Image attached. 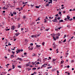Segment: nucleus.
Segmentation results:
<instances>
[{"instance_id": "25", "label": "nucleus", "mask_w": 75, "mask_h": 75, "mask_svg": "<svg viewBox=\"0 0 75 75\" xmlns=\"http://www.w3.org/2000/svg\"><path fill=\"white\" fill-rule=\"evenodd\" d=\"M3 8L4 9V10H6V9H7V8H5V7H3Z\"/></svg>"}, {"instance_id": "12", "label": "nucleus", "mask_w": 75, "mask_h": 75, "mask_svg": "<svg viewBox=\"0 0 75 75\" xmlns=\"http://www.w3.org/2000/svg\"><path fill=\"white\" fill-rule=\"evenodd\" d=\"M11 57L12 58H14V55H11Z\"/></svg>"}, {"instance_id": "9", "label": "nucleus", "mask_w": 75, "mask_h": 75, "mask_svg": "<svg viewBox=\"0 0 75 75\" xmlns=\"http://www.w3.org/2000/svg\"><path fill=\"white\" fill-rule=\"evenodd\" d=\"M67 18L68 20H69V18H70V17L68 15L67 16Z\"/></svg>"}, {"instance_id": "59", "label": "nucleus", "mask_w": 75, "mask_h": 75, "mask_svg": "<svg viewBox=\"0 0 75 75\" xmlns=\"http://www.w3.org/2000/svg\"><path fill=\"white\" fill-rule=\"evenodd\" d=\"M19 60L20 61H22V59H21V58Z\"/></svg>"}, {"instance_id": "52", "label": "nucleus", "mask_w": 75, "mask_h": 75, "mask_svg": "<svg viewBox=\"0 0 75 75\" xmlns=\"http://www.w3.org/2000/svg\"><path fill=\"white\" fill-rule=\"evenodd\" d=\"M55 31H58V29H55Z\"/></svg>"}, {"instance_id": "23", "label": "nucleus", "mask_w": 75, "mask_h": 75, "mask_svg": "<svg viewBox=\"0 0 75 75\" xmlns=\"http://www.w3.org/2000/svg\"><path fill=\"white\" fill-rule=\"evenodd\" d=\"M20 50V51H21V52H23V49H21Z\"/></svg>"}, {"instance_id": "17", "label": "nucleus", "mask_w": 75, "mask_h": 75, "mask_svg": "<svg viewBox=\"0 0 75 75\" xmlns=\"http://www.w3.org/2000/svg\"><path fill=\"white\" fill-rule=\"evenodd\" d=\"M56 60H57V59H53V60H52L53 62L55 61H56Z\"/></svg>"}, {"instance_id": "60", "label": "nucleus", "mask_w": 75, "mask_h": 75, "mask_svg": "<svg viewBox=\"0 0 75 75\" xmlns=\"http://www.w3.org/2000/svg\"><path fill=\"white\" fill-rule=\"evenodd\" d=\"M72 10L71 9H70L69 10V11H72Z\"/></svg>"}, {"instance_id": "20", "label": "nucleus", "mask_w": 75, "mask_h": 75, "mask_svg": "<svg viewBox=\"0 0 75 75\" xmlns=\"http://www.w3.org/2000/svg\"><path fill=\"white\" fill-rule=\"evenodd\" d=\"M64 61L63 60L61 62V64H63L64 63Z\"/></svg>"}, {"instance_id": "6", "label": "nucleus", "mask_w": 75, "mask_h": 75, "mask_svg": "<svg viewBox=\"0 0 75 75\" xmlns=\"http://www.w3.org/2000/svg\"><path fill=\"white\" fill-rule=\"evenodd\" d=\"M53 22H57V19H54Z\"/></svg>"}, {"instance_id": "56", "label": "nucleus", "mask_w": 75, "mask_h": 75, "mask_svg": "<svg viewBox=\"0 0 75 75\" xmlns=\"http://www.w3.org/2000/svg\"><path fill=\"white\" fill-rule=\"evenodd\" d=\"M26 66H27V67H28V66H29V64H26Z\"/></svg>"}, {"instance_id": "47", "label": "nucleus", "mask_w": 75, "mask_h": 75, "mask_svg": "<svg viewBox=\"0 0 75 75\" xmlns=\"http://www.w3.org/2000/svg\"><path fill=\"white\" fill-rule=\"evenodd\" d=\"M40 59H38V60H37V61H40Z\"/></svg>"}, {"instance_id": "43", "label": "nucleus", "mask_w": 75, "mask_h": 75, "mask_svg": "<svg viewBox=\"0 0 75 75\" xmlns=\"http://www.w3.org/2000/svg\"><path fill=\"white\" fill-rule=\"evenodd\" d=\"M66 55H68V54H69V53H66Z\"/></svg>"}, {"instance_id": "24", "label": "nucleus", "mask_w": 75, "mask_h": 75, "mask_svg": "<svg viewBox=\"0 0 75 75\" xmlns=\"http://www.w3.org/2000/svg\"><path fill=\"white\" fill-rule=\"evenodd\" d=\"M12 53L13 54H14V53H15V52H13V51H12Z\"/></svg>"}, {"instance_id": "41", "label": "nucleus", "mask_w": 75, "mask_h": 75, "mask_svg": "<svg viewBox=\"0 0 75 75\" xmlns=\"http://www.w3.org/2000/svg\"><path fill=\"white\" fill-rule=\"evenodd\" d=\"M61 14V12H59V14Z\"/></svg>"}, {"instance_id": "57", "label": "nucleus", "mask_w": 75, "mask_h": 75, "mask_svg": "<svg viewBox=\"0 0 75 75\" xmlns=\"http://www.w3.org/2000/svg\"><path fill=\"white\" fill-rule=\"evenodd\" d=\"M57 19L58 20H59V19H60V18H59V17L58 18H57Z\"/></svg>"}, {"instance_id": "14", "label": "nucleus", "mask_w": 75, "mask_h": 75, "mask_svg": "<svg viewBox=\"0 0 75 75\" xmlns=\"http://www.w3.org/2000/svg\"><path fill=\"white\" fill-rule=\"evenodd\" d=\"M49 5H49V4H47L45 6H46L47 7H48V6H49Z\"/></svg>"}, {"instance_id": "63", "label": "nucleus", "mask_w": 75, "mask_h": 75, "mask_svg": "<svg viewBox=\"0 0 75 75\" xmlns=\"http://www.w3.org/2000/svg\"><path fill=\"white\" fill-rule=\"evenodd\" d=\"M13 14H11V16H13Z\"/></svg>"}, {"instance_id": "39", "label": "nucleus", "mask_w": 75, "mask_h": 75, "mask_svg": "<svg viewBox=\"0 0 75 75\" xmlns=\"http://www.w3.org/2000/svg\"><path fill=\"white\" fill-rule=\"evenodd\" d=\"M74 62V60H72L71 61V62L72 63L73 62Z\"/></svg>"}, {"instance_id": "51", "label": "nucleus", "mask_w": 75, "mask_h": 75, "mask_svg": "<svg viewBox=\"0 0 75 75\" xmlns=\"http://www.w3.org/2000/svg\"><path fill=\"white\" fill-rule=\"evenodd\" d=\"M57 74H58L59 73V71H57Z\"/></svg>"}, {"instance_id": "35", "label": "nucleus", "mask_w": 75, "mask_h": 75, "mask_svg": "<svg viewBox=\"0 0 75 75\" xmlns=\"http://www.w3.org/2000/svg\"><path fill=\"white\" fill-rule=\"evenodd\" d=\"M18 68H21V67L20 66H18Z\"/></svg>"}, {"instance_id": "54", "label": "nucleus", "mask_w": 75, "mask_h": 75, "mask_svg": "<svg viewBox=\"0 0 75 75\" xmlns=\"http://www.w3.org/2000/svg\"><path fill=\"white\" fill-rule=\"evenodd\" d=\"M21 10H23V7H22L21 8Z\"/></svg>"}, {"instance_id": "44", "label": "nucleus", "mask_w": 75, "mask_h": 75, "mask_svg": "<svg viewBox=\"0 0 75 75\" xmlns=\"http://www.w3.org/2000/svg\"><path fill=\"white\" fill-rule=\"evenodd\" d=\"M8 51H9V52H10V51H11V50H10V49H9L8 50Z\"/></svg>"}, {"instance_id": "55", "label": "nucleus", "mask_w": 75, "mask_h": 75, "mask_svg": "<svg viewBox=\"0 0 75 75\" xmlns=\"http://www.w3.org/2000/svg\"><path fill=\"white\" fill-rule=\"evenodd\" d=\"M30 45H33V43L30 44Z\"/></svg>"}, {"instance_id": "64", "label": "nucleus", "mask_w": 75, "mask_h": 75, "mask_svg": "<svg viewBox=\"0 0 75 75\" xmlns=\"http://www.w3.org/2000/svg\"><path fill=\"white\" fill-rule=\"evenodd\" d=\"M73 19H75V16L73 17Z\"/></svg>"}, {"instance_id": "58", "label": "nucleus", "mask_w": 75, "mask_h": 75, "mask_svg": "<svg viewBox=\"0 0 75 75\" xmlns=\"http://www.w3.org/2000/svg\"><path fill=\"white\" fill-rule=\"evenodd\" d=\"M74 36H72L71 38V39H72V38H74Z\"/></svg>"}, {"instance_id": "16", "label": "nucleus", "mask_w": 75, "mask_h": 75, "mask_svg": "<svg viewBox=\"0 0 75 75\" xmlns=\"http://www.w3.org/2000/svg\"><path fill=\"white\" fill-rule=\"evenodd\" d=\"M36 69V68L34 67L32 69H33V70H35V69Z\"/></svg>"}, {"instance_id": "49", "label": "nucleus", "mask_w": 75, "mask_h": 75, "mask_svg": "<svg viewBox=\"0 0 75 75\" xmlns=\"http://www.w3.org/2000/svg\"><path fill=\"white\" fill-rule=\"evenodd\" d=\"M24 55H27V53L26 52H25L24 54Z\"/></svg>"}, {"instance_id": "19", "label": "nucleus", "mask_w": 75, "mask_h": 75, "mask_svg": "<svg viewBox=\"0 0 75 75\" xmlns=\"http://www.w3.org/2000/svg\"><path fill=\"white\" fill-rule=\"evenodd\" d=\"M45 44V43L44 42H43L42 43V45L44 46V44Z\"/></svg>"}, {"instance_id": "48", "label": "nucleus", "mask_w": 75, "mask_h": 75, "mask_svg": "<svg viewBox=\"0 0 75 75\" xmlns=\"http://www.w3.org/2000/svg\"><path fill=\"white\" fill-rule=\"evenodd\" d=\"M58 14H57V15H55L56 17H57V16H58Z\"/></svg>"}, {"instance_id": "45", "label": "nucleus", "mask_w": 75, "mask_h": 75, "mask_svg": "<svg viewBox=\"0 0 75 75\" xmlns=\"http://www.w3.org/2000/svg\"><path fill=\"white\" fill-rule=\"evenodd\" d=\"M61 27H60V28H58V29H59V30H60V29H61Z\"/></svg>"}, {"instance_id": "8", "label": "nucleus", "mask_w": 75, "mask_h": 75, "mask_svg": "<svg viewBox=\"0 0 75 75\" xmlns=\"http://www.w3.org/2000/svg\"><path fill=\"white\" fill-rule=\"evenodd\" d=\"M64 21L62 20H60L59 22V23H61L62 22H63V21Z\"/></svg>"}, {"instance_id": "18", "label": "nucleus", "mask_w": 75, "mask_h": 75, "mask_svg": "<svg viewBox=\"0 0 75 75\" xmlns=\"http://www.w3.org/2000/svg\"><path fill=\"white\" fill-rule=\"evenodd\" d=\"M36 64L37 65H38V64H40V62H38L36 63Z\"/></svg>"}, {"instance_id": "11", "label": "nucleus", "mask_w": 75, "mask_h": 75, "mask_svg": "<svg viewBox=\"0 0 75 75\" xmlns=\"http://www.w3.org/2000/svg\"><path fill=\"white\" fill-rule=\"evenodd\" d=\"M35 7H36L37 8H39L40 7L39 6H35Z\"/></svg>"}, {"instance_id": "61", "label": "nucleus", "mask_w": 75, "mask_h": 75, "mask_svg": "<svg viewBox=\"0 0 75 75\" xmlns=\"http://www.w3.org/2000/svg\"><path fill=\"white\" fill-rule=\"evenodd\" d=\"M64 7H62L61 8V9H64Z\"/></svg>"}, {"instance_id": "32", "label": "nucleus", "mask_w": 75, "mask_h": 75, "mask_svg": "<svg viewBox=\"0 0 75 75\" xmlns=\"http://www.w3.org/2000/svg\"><path fill=\"white\" fill-rule=\"evenodd\" d=\"M23 18H24V19H25V16H23Z\"/></svg>"}, {"instance_id": "7", "label": "nucleus", "mask_w": 75, "mask_h": 75, "mask_svg": "<svg viewBox=\"0 0 75 75\" xmlns=\"http://www.w3.org/2000/svg\"><path fill=\"white\" fill-rule=\"evenodd\" d=\"M12 68L13 69H14V68H15V67H14V65L13 64H12Z\"/></svg>"}, {"instance_id": "27", "label": "nucleus", "mask_w": 75, "mask_h": 75, "mask_svg": "<svg viewBox=\"0 0 75 75\" xmlns=\"http://www.w3.org/2000/svg\"><path fill=\"white\" fill-rule=\"evenodd\" d=\"M17 51H18V52H20V50L18 49Z\"/></svg>"}, {"instance_id": "22", "label": "nucleus", "mask_w": 75, "mask_h": 75, "mask_svg": "<svg viewBox=\"0 0 75 75\" xmlns=\"http://www.w3.org/2000/svg\"><path fill=\"white\" fill-rule=\"evenodd\" d=\"M73 20V18H71L70 19H69V21H72V20Z\"/></svg>"}, {"instance_id": "53", "label": "nucleus", "mask_w": 75, "mask_h": 75, "mask_svg": "<svg viewBox=\"0 0 75 75\" xmlns=\"http://www.w3.org/2000/svg\"><path fill=\"white\" fill-rule=\"evenodd\" d=\"M45 66V64H44L43 65L42 67H44V66Z\"/></svg>"}, {"instance_id": "21", "label": "nucleus", "mask_w": 75, "mask_h": 75, "mask_svg": "<svg viewBox=\"0 0 75 75\" xmlns=\"http://www.w3.org/2000/svg\"><path fill=\"white\" fill-rule=\"evenodd\" d=\"M27 71H30V69H29L28 68H27Z\"/></svg>"}, {"instance_id": "2", "label": "nucleus", "mask_w": 75, "mask_h": 75, "mask_svg": "<svg viewBox=\"0 0 75 75\" xmlns=\"http://www.w3.org/2000/svg\"><path fill=\"white\" fill-rule=\"evenodd\" d=\"M49 1H47L48 2L49 4H50L51 3V4H52V0H49Z\"/></svg>"}, {"instance_id": "28", "label": "nucleus", "mask_w": 75, "mask_h": 75, "mask_svg": "<svg viewBox=\"0 0 75 75\" xmlns=\"http://www.w3.org/2000/svg\"><path fill=\"white\" fill-rule=\"evenodd\" d=\"M18 28H20V25H18Z\"/></svg>"}, {"instance_id": "33", "label": "nucleus", "mask_w": 75, "mask_h": 75, "mask_svg": "<svg viewBox=\"0 0 75 75\" xmlns=\"http://www.w3.org/2000/svg\"><path fill=\"white\" fill-rule=\"evenodd\" d=\"M58 38H59V37H58V36L57 37H56V39H58Z\"/></svg>"}, {"instance_id": "46", "label": "nucleus", "mask_w": 75, "mask_h": 75, "mask_svg": "<svg viewBox=\"0 0 75 75\" xmlns=\"http://www.w3.org/2000/svg\"><path fill=\"white\" fill-rule=\"evenodd\" d=\"M67 68H69V66L68 65L67 67Z\"/></svg>"}, {"instance_id": "1", "label": "nucleus", "mask_w": 75, "mask_h": 75, "mask_svg": "<svg viewBox=\"0 0 75 75\" xmlns=\"http://www.w3.org/2000/svg\"><path fill=\"white\" fill-rule=\"evenodd\" d=\"M56 35V34H52V37H53V40H56V39L55 38V36Z\"/></svg>"}, {"instance_id": "13", "label": "nucleus", "mask_w": 75, "mask_h": 75, "mask_svg": "<svg viewBox=\"0 0 75 75\" xmlns=\"http://www.w3.org/2000/svg\"><path fill=\"white\" fill-rule=\"evenodd\" d=\"M35 54L34 53L32 54V57H34V56H35Z\"/></svg>"}, {"instance_id": "50", "label": "nucleus", "mask_w": 75, "mask_h": 75, "mask_svg": "<svg viewBox=\"0 0 75 75\" xmlns=\"http://www.w3.org/2000/svg\"><path fill=\"white\" fill-rule=\"evenodd\" d=\"M25 41H26V42H27V41H28V40L27 39H25Z\"/></svg>"}, {"instance_id": "38", "label": "nucleus", "mask_w": 75, "mask_h": 75, "mask_svg": "<svg viewBox=\"0 0 75 75\" xmlns=\"http://www.w3.org/2000/svg\"><path fill=\"white\" fill-rule=\"evenodd\" d=\"M55 45V42H54L53 45V47H54V45Z\"/></svg>"}, {"instance_id": "3", "label": "nucleus", "mask_w": 75, "mask_h": 75, "mask_svg": "<svg viewBox=\"0 0 75 75\" xmlns=\"http://www.w3.org/2000/svg\"><path fill=\"white\" fill-rule=\"evenodd\" d=\"M33 47H32V46H31L30 47V49H29V50H33Z\"/></svg>"}, {"instance_id": "29", "label": "nucleus", "mask_w": 75, "mask_h": 75, "mask_svg": "<svg viewBox=\"0 0 75 75\" xmlns=\"http://www.w3.org/2000/svg\"><path fill=\"white\" fill-rule=\"evenodd\" d=\"M64 42H66V39H65L63 41Z\"/></svg>"}, {"instance_id": "42", "label": "nucleus", "mask_w": 75, "mask_h": 75, "mask_svg": "<svg viewBox=\"0 0 75 75\" xmlns=\"http://www.w3.org/2000/svg\"><path fill=\"white\" fill-rule=\"evenodd\" d=\"M64 37L63 38H65V37H66V35H64Z\"/></svg>"}, {"instance_id": "5", "label": "nucleus", "mask_w": 75, "mask_h": 75, "mask_svg": "<svg viewBox=\"0 0 75 75\" xmlns=\"http://www.w3.org/2000/svg\"><path fill=\"white\" fill-rule=\"evenodd\" d=\"M11 29L12 30H14V26H12L11 28Z\"/></svg>"}, {"instance_id": "34", "label": "nucleus", "mask_w": 75, "mask_h": 75, "mask_svg": "<svg viewBox=\"0 0 75 75\" xmlns=\"http://www.w3.org/2000/svg\"><path fill=\"white\" fill-rule=\"evenodd\" d=\"M33 74H37V73H36V72H34L33 73Z\"/></svg>"}, {"instance_id": "36", "label": "nucleus", "mask_w": 75, "mask_h": 75, "mask_svg": "<svg viewBox=\"0 0 75 75\" xmlns=\"http://www.w3.org/2000/svg\"><path fill=\"white\" fill-rule=\"evenodd\" d=\"M11 71V69H9V70H8V71Z\"/></svg>"}, {"instance_id": "26", "label": "nucleus", "mask_w": 75, "mask_h": 75, "mask_svg": "<svg viewBox=\"0 0 75 75\" xmlns=\"http://www.w3.org/2000/svg\"><path fill=\"white\" fill-rule=\"evenodd\" d=\"M6 31H9V30H10V29H6Z\"/></svg>"}, {"instance_id": "40", "label": "nucleus", "mask_w": 75, "mask_h": 75, "mask_svg": "<svg viewBox=\"0 0 75 75\" xmlns=\"http://www.w3.org/2000/svg\"><path fill=\"white\" fill-rule=\"evenodd\" d=\"M21 30L22 31H23V30H24V28H21Z\"/></svg>"}, {"instance_id": "10", "label": "nucleus", "mask_w": 75, "mask_h": 75, "mask_svg": "<svg viewBox=\"0 0 75 75\" xmlns=\"http://www.w3.org/2000/svg\"><path fill=\"white\" fill-rule=\"evenodd\" d=\"M13 14H14V15H16L17 13H16V12H13Z\"/></svg>"}, {"instance_id": "31", "label": "nucleus", "mask_w": 75, "mask_h": 75, "mask_svg": "<svg viewBox=\"0 0 75 75\" xmlns=\"http://www.w3.org/2000/svg\"><path fill=\"white\" fill-rule=\"evenodd\" d=\"M31 37L34 38V35H32L31 36Z\"/></svg>"}, {"instance_id": "30", "label": "nucleus", "mask_w": 75, "mask_h": 75, "mask_svg": "<svg viewBox=\"0 0 75 75\" xmlns=\"http://www.w3.org/2000/svg\"><path fill=\"white\" fill-rule=\"evenodd\" d=\"M36 47L38 48L39 47V45H36Z\"/></svg>"}, {"instance_id": "37", "label": "nucleus", "mask_w": 75, "mask_h": 75, "mask_svg": "<svg viewBox=\"0 0 75 75\" xmlns=\"http://www.w3.org/2000/svg\"><path fill=\"white\" fill-rule=\"evenodd\" d=\"M38 20L39 21H40V18H38Z\"/></svg>"}, {"instance_id": "62", "label": "nucleus", "mask_w": 75, "mask_h": 75, "mask_svg": "<svg viewBox=\"0 0 75 75\" xmlns=\"http://www.w3.org/2000/svg\"><path fill=\"white\" fill-rule=\"evenodd\" d=\"M40 69V67H38V68L37 69Z\"/></svg>"}, {"instance_id": "4", "label": "nucleus", "mask_w": 75, "mask_h": 75, "mask_svg": "<svg viewBox=\"0 0 75 75\" xmlns=\"http://www.w3.org/2000/svg\"><path fill=\"white\" fill-rule=\"evenodd\" d=\"M19 34H20V33H19V32L15 34L16 36H18Z\"/></svg>"}, {"instance_id": "15", "label": "nucleus", "mask_w": 75, "mask_h": 75, "mask_svg": "<svg viewBox=\"0 0 75 75\" xmlns=\"http://www.w3.org/2000/svg\"><path fill=\"white\" fill-rule=\"evenodd\" d=\"M56 35H57V36H58V37H59V36L60 35H59V34H56Z\"/></svg>"}]
</instances>
